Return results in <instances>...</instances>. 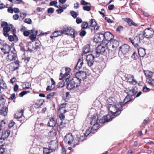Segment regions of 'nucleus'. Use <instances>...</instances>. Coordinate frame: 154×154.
Returning <instances> with one entry per match:
<instances>
[{
    "instance_id": "f8f14e48",
    "label": "nucleus",
    "mask_w": 154,
    "mask_h": 154,
    "mask_svg": "<svg viewBox=\"0 0 154 154\" xmlns=\"http://www.w3.org/2000/svg\"><path fill=\"white\" fill-rule=\"evenodd\" d=\"M58 146V143L57 141L55 140L50 142L49 147L54 152L57 148Z\"/></svg>"
},
{
    "instance_id": "f03ea898",
    "label": "nucleus",
    "mask_w": 154,
    "mask_h": 154,
    "mask_svg": "<svg viewBox=\"0 0 154 154\" xmlns=\"http://www.w3.org/2000/svg\"><path fill=\"white\" fill-rule=\"evenodd\" d=\"M1 27L3 28V34L6 37H8L9 36V34L8 33L12 30V33L14 35L16 38L17 37L15 34L16 33V29L14 28V27L12 24L9 25L6 22H3L1 24Z\"/></svg>"
},
{
    "instance_id": "9d476101",
    "label": "nucleus",
    "mask_w": 154,
    "mask_h": 154,
    "mask_svg": "<svg viewBox=\"0 0 154 154\" xmlns=\"http://www.w3.org/2000/svg\"><path fill=\"white\" fill-rule=\"evenodd\" d=\"M8 58L10 61H14V63L16 64H19V61L16 60L17 58V54L15 53H14L12 51L11 54L8 55Z\"/></svg>"
},
{
    "instance_id": "6ab92c4d",
    "label": "nucleus",
    "mask_w": 154,
    "mask_h": 154,
    "mask_svg": "<svg viewBox=\"0 0 154 154\" xmlns=\"http://www.w3.org/2000/svg\"><path fill=\"white\" fill-rule=\"evenodd\" d=\"M141 35H139V37L136 36L134 38V45L136 47H137L138 46V44L140 43V40H142L143 38V36H142V37H140Z\"/></svg>"
},
{
    "instance_id": "4c0bfd02",
    "label": "nucleus",
    "mask_w": 154,
    "mask_h": 154,
    "mask_svg": "<svg viewBox=\"0 0 154 154\" xmlns=\"http://www.w3.org/2000/svg\"><path fill=\"white\" fill-rule=\"evenodd\" d=\"M86 137L85 136V135L84 136H81L79 138H76L75 139V140L76 141H78V142L75 145H77L78 144V143L79 142H82L83 140H84L85 139V137Z\"/></svg>"
},
{
    "instance_id": "69168bd1",
    "label": "nucleus",
    "mask_w": 154,
    "mask_h": 154,
    "mask_svg": "<svg viewBox=\"0 0 154 154\" xmlns=\"http://www.w3.org/2000/svg\"><path fill=\"white\" fill-rule=\"evenodd\" d=\"M86 34V32L85 31L83 30H82L80 32V35L82 36H85Z\"/></svg>"
},
{
    "instance_id": "412c9836",
    "label": "nucleus",
    "mask_w": 154,
    "mask_h": 154,
    "mask_svg": "<svg viewBox=\"0 0 154 154\" xmlns=\"http://www.w3.org/2000/svg\"><path fill=\"white\" fill-rule=\"evenodd\" d=\"M1 109L0 110V115L5 116L7 114L8 108L6 106L2 105Z\"/></svg>"
},
{
    "instance_id": "680f3d73",
    "label": "nucleus",
    "mask_w": 154,
    "mask_h": 154,
    "mask_svg": "<svg viewBox=\"0 0 154 154\" xmlns=\"http://www.w3.org/2000/svg\"><path fill=\"white\" fill-rule=\"evenodd\" d=\"M54 11V9L53 8H50L48 9V12L49 14H52Z\"/></svg>"
},
{
    "instance_id": "774afa93",
    "label": "nucleus",
    "mask_w": 154,
    "mask_h": 154,
    "mask_svg": "<svg viewBox=\"0 0 154 154\" xmlns=\"http://www.w3.org/2000/svg\"><path fill=\"white\" fill-rule=\"evenodd\" d=\"M66 152L64 146L62 147L61 153L62 154H66Z\"/></svg>"
},
{
    "instance_id": "f3484780",
    "label": "nucleus",
    "mask_w": 154,
    "mask_h": 154,
    "mask_svg": "<svg viewBox=\"0 0 154 154\" xmlns=\"http://www.w3.org/2000/svg\"><path fill=\"white\" fill-rule=\"evenodd\" d=\"M109 42L112 46V48L114 49H116L119 46V41L116 39H114V38L111 40Z\"/></svg>"
},
{
    "instance_id": "a878e982",
    "label": "nucleus",
    "mask_w": 154,
    "mask_h": 154,
    "mask_svg": "<svg viewBox=\"0 0 154 154\" xmlns=\"http://www.w3.org/2000/svg\"><path fill=\"white\" fill-rule=\"evenodd\" d=\"M62 32L60 31H56L52 33V35L50 36V38L53 39L54 38L57 37L62 35Z\"/></svg>"
},
{
    "instance_id": "20e7f679",
    "label": "nucleus",
    "mask_w": 154,
    "mask_h": 154,
    "mask_svg": "<svg viewBox=\"0 0 154 154\" xmlns=\"http://www.w3.org/2000/svg\"><path fill=\"white\" fill-rule=\"evenodd\" d=\"M136 89V88L134 87L131 89H126L125 90V92L128 94V95L124 100V103H125V104L130 101L131 100L130 99L129 100L128 99V97L134 96L136 94L137 92Z\"/></svg>"
},
{
    "instance_id": "603ef678",
    "label": "nucleus",
    "mask_w": 154,
    "mask_h": 154,
    "mask_svg": "<svg viewBox=\"0 0 154 154\" xmlns=\"http://www.w3.org/2000/svg\"><path fill=\"white\" fill-rule=\"evenodd\" d=\"M150 90L149 88H147L146 85L144 86L143 88V91L144 92H149Z\"/></svg>"
},
{
    "instance_id": "aec40b11",
    "label": "nucleus",
    "mask_w": 154,
    "mask_h": 154,
    "mask_svg": "<svg viewBox=\"0 0 154 154\" xmlns=\"http://www.w3.org/2000/svg\"><path fill=\"white\" fill-rule=\"evenodd\" d=\"M89 24L90 26L94 27L95 30H97L99 28L95 20H91Z\"/></svg>"
},
{
    "instance_id": "bb28decb",
    "label": "nucleus",
    "mask_w": 154,
    "mask_h": 154,
    "mask_svg": "<svg viewBox=\"0 0 154 154\" xmlns=\"http://www.w3.org/2000/svg\"><path fill=\"white\" fill-rule=\"evenodd\" d=\"M51 86L48 85L46 88V91H51L55 87V82L52 78L51 79Z\"/></svg>"
},
{
    "instance_id": "1a4fd4ad",
    "label": "nucleus",
    "mask_w": 154,
    "mask_h": 154,
    "mask_svg": "<svg viewBox=\"0 0 154 154\" xmlns=\"http://www.w3.org/2000/svg\"><path fill=\"white\" fill-rule=\"evenodd\" d=\"M87 74L85 72L80 71L77 73L75 74V77L79 82L82 80H84L86 79Z\"/></svg>"
},
{
    "instance_id": "052dcab7",
    "label": "nucleus",
    "mask_w": 154,
    "mask_h": 154,
    "mask_svg": "<svg viewBox=\"0 0 154 154\" xmlns=\"http://www.w3.org/2000/svg\"><path fill=\"white\" fill-rule=\"evenodd\" d=\"M65 73L64 74H69V73L71 71V69L69 67H66L65 69Z\"/></svg>"
},
{
    "instance_id": "7c9ffc66",
    "label": "nucleus",
    "mask_w": 154,
    "mask_h": 154,
    "mask_svg": "<svg viewBox=\"0 0 154 154\" xmlns=\"http://www.w3.org/2000/svg\"><path fill=\"white\" fill-rule=\"evenodd\" d=\"M70 29V27L65 26L61 30V31L62 32V34H64L66 35H68V33L69 32Z\"/></svg>"
},
{
    "instance_id": "5701e85b",
    "label": "nucleus",
    "mask_w": 154,
    "mask_h": 154,
    "mask_svg": "<svg viewBox=\"0 0 154 154\" xmlns=\"http://www.w3.org/2000/svg\"><path fill=\"white\" fill-rule=\"evenodd\" d=\"M83 61V58H80L79 59L77 64L75 66L76 69L79 70L82 68L84 64Z\"/></svg>"
},
{
    "instance_id": "49530a36",
    "label": "nucleus",
    "mask_w": 154,
    "mask_h": 154,
    "mask_svg": "<svg viewBox=\"0 0 154 154\" xmlns=\"http://www.w3.org/2000/svg\"><path fill=\"white\" fill-rule=\"evenodd\" d=\"M147 82L152 87H154V79L152 80L150 79H147Z\"/></svg>"
},
{
    "instance_id": "2eb2a0df",
    "label": "nucleus",
    "mask_w": 154,
    "mask_h": 154,
    "mask_svg": "<svg viewBox=\"0 0 154 154\" xmlns=\"http://www.w3.org/2000/svg\"><path fill=\"white\" fill-rule=\"evenodd\" d=\"M73 140V137L71 134H67L65 137L64 140L66 143H67L69 144L70 145Z\"/></svg>"
},
{
    "instance_id": "0eeeda50",
    "label": "nucleus",
    "mask_w": 154,
    "mask_h": 154,
    "mask_svg": "<svg viewBox=\"0 0 154 154\" xmlns=\"http://www.w3.org/2000/svg\"><path fill=\"white\" fill-rule=\"evenodd\" d=\"M142 35L147 38H151L154 34L153 30L151 28H147L142 32Z\"/></svg>"
},
{
    "instance_id": "13d9d810",
    "label": "nucleus",
    "mask_w": 154,
    "mask_h": 154,
    "mask_svg": "<svg viewBox=\"0 0 154 154\" xmlns=\"http://www.w3.org/2000/svg\"><path fill=\"white\" fill-rule=\"evenodd\" d=\"M8 37V38L9 41L11 42L13 41L14 40L15 38H16L14 35L13 36L12 35H9V36Z\"/></svg>"
},
{
    "instance_id": "72a5a7b5",
    "label": "nucleus",
    "mask_w": 154,
    "mask_h": 154,
    "mask_svg": "<svg viewBox=\"0 0 154 154\" xmlns=\"http://www.w3.org/2000/svg\"><path fill=\"white\" fill-rule=\"evenodd\" d=\"M48 125L50 127H54L56 125V122L53 118L50 119V121L48 122Z\"/></svg>"
},
{
    "instance_id": "bf43d9fd",
    "label": "nucleus",
    "mask_w": 154,
    "mask_h": 154,
    "mask_svg": "<svg viewBox=\"0 0 154 154\" xmlns=\"http://www.w3.org/2000/svg\"><path fill=\"white\" fill-rule=\"evenodd\" d=\"M66 103H64L63 104H61L60 105V110H61V109H63V108H64L66 106Z\"/></svg>"
},
{
    "instance_id": "9b49d317",
    "label": "nucleus",
    "mask_w": 154,
    "mask_h": 154,
    "mask_svg": "<svg viewBox=\"0 0 154 154\" xmlns=\"http://www.w3.org/2000/svg\"><path fill=\"white\" fill-rule=\"evenodd\" d=\"M104 35L105 41H106V42H105L107 43V44L114 37V36L110 32H105L104 34Z\"/></svg>"
},
{
    "instance_id": "c85d7f7f",
    "label": "nucleus",
    "mask_w": 154,
    "mask_h": 154,
    "mask_svg": "<svg viewBox=\"0 0 154 154\" xmlns=\"http://www.w3.org/2000/svg\"><path fill=\"white\" fill-rule=\"evenodd\" d=\"M35 48H33L32 49H30L29 48H28L29 50H35V49H38L40 48L41 47V43L40 42L38 41L37 40L35 42Z\"/></svg>"
},
{
    "instance_id": "ea45409f",
    "label": "nucleus",
    "mask_w": 154,
    "mask_h": 154,
    "mask_svg": "<svg viewBox=\"0 0 154 154\" xmlns=\"http://www.w3.org/2000/svg\"><path fill=\"white\" fill-rule=\"evenodd\" d=\"M53 151L49 148H44L43 149L44 154H49L50 153L53 152Z\"/></svg>"
},
{
    "instance_id": "473e14b6",
    "label": "nucleus",
    "mask_w": 154,
    "mask_h": 154,
    "mask_svg": "<svg viewBox=\"0 0 154 154\" xmlns=\"http://www.w3.org/2000/svg\"><path fill=\"white\" fill-rule=\"evenodd\" d=\"M57 124V129L58 131H60L65 126L66 123L63 122V121H61L59 125Z\"/></svg>"
},
{
    "instance_id": "cd10ccee",
    "label": "nucleus",
    "mask_w": 154,
    "mask_h": 154,
    "mask_svg": "<svg viewBox=\"0 0 154 154\" xmlns=\"http://www.w3.org/2000/svg\"><path fill=\"white\" fill-rule=\"evenodd\" d=\"M138 51L139 55L140 57H143L146 54L145 49L143 48H138Z\"/></svg>"
},
{
    "instance_id": "f704fd0d",
    "label": "nucleus",
    "mask_w": 154,
    "mask_h": 154,
    "mask_svg": "<svg viewBox=\"0 0 154 154\" xmlns=\"http://www.w3.org/2000/svg\"><path fill=\"white\" fill-rule=\"evenodd\" d=\"M7 88V85L5 83L3 79L0 80V88L1 90L6 89Z\"/></svg>"
},
{
    "instance_id": "f257e3e1",
    "label": "nucleus",
    "mask_w": 154,
    "mask_h": 154,
    "mask_svg": "<svg viewBox=\"0 0 154 154\" xmlns=\"http://www.w3.org/2000/svg\"><path fill=\"white\" fill-rule=\"evenodd\" d=\"M124 104L122 102L117 103L115 105L109 104L108 106L109 111L108 114L103 116L100 120V122L104 123L111 121L114 118L113 116H117L120 114Z\"/></svg>"
},
{
    "instance_id": "c756f323",
    "label": "nucleus",
    "mask_w": 154,
    "mask_h": 154,
    "mask_svg": "<svg viewBox=\"0 0 154 154\" xmlns=\"http://www.w3.org/2000/svg\"><path fill=\"white\" fill-rule=\"evenodd\" d=\"M98 120V116H93L91 118V119L90 124L92 125L93 124L98 123L97 121Z\"/></svg>"
},
{
    "instance_id": "de8ad7c7",
    "label": "nucleus",
    "mask_w": 154,
    "mask_h": 154,
    "mask_svg": "<svg viewBox=\"0 0 154 154\" xmlns=\"http://www.w3.org/2000/svg\"><path fill=\"white\" fill-rule=\"evenodd\" d=\"M36 35L34 32L29 36V38L32 41H34L36 39Z\"/></svg>"
},
{
    "instance_id": "4468645a",
    "label": "nucleus",
    "mask_w": 154,
    "mask_h": 154,
    "mask_svg": "<svg viewBox=\"0 0 154 154\" xmlns=\"http://www.w3.org/2000/svg\"><path fill=\"white\" fill-rule=\"evenodd\" d=\"M130 47L127 45H124L120 46L119 48V52L121 51L123 54H125L129 51Z\"/></svg>"
},
{
    "instance_id": "09e8293b",
    "label": "nucleus",
    "mask_w": 154,
    "mask_h": 154,
    "mask_svg": "<svg viewBox=\"0 0 154 154\" xmlns=\"http://www.w3.org/2000/svg\"><path fill=\"white\" fill-rule=\"evenodd\" d=\"M34 32H35V34L36 35L38 36H39L41 35H44V34L42 33V32L41 31H38V30H35L34 29Z\"/></svg>"
},
{
    "instance_id": "8fccbe9b",
    "label": "nucleus",
    "mask_w": 154,
    "mask_h": 154,
    "mask_svg": "<svg viewBox=\"0 0 154 154\" xmlns=\"http://www.w3.org/2000/svg\"><path fill=\"white\" fill-rule=\"evenodd\" d=\"M70 13L72 17L74 18H76V17L78 15L74 11H70Z\"/></svg>"
},
{
    "instance_id": "423d86ee",
    "label": "nucleus",
    "mask_w": 154,
    "mask_h": 154,
    "mask_svg": "<svg viewBox=\"0 0 154 154\" xmlns=\"http://www.w3.org/2000/svg\"><path fill=\"white\" fill-rule=\"evenodd\" d=\"M94 42L96 43L103 42L102 43H106L104 40V34L100 33H97L94 35Z\"/></svg>"
},
{
    "instance_id": "0e129e2a",
    "label": "nucleus",
    "mask_w": 154,
    "mask_h": 154,
    "mask_svg": "<svg viewBox=\"0 0 154 154\" xmlns=\"http://www.w3.org/2000/svg\"><path fill=\"white\" fill-rule=\"evenodd\" d=\"M131 57L134 60L136 59L137 58V54L135 53L134 52L133 54L131 56Z\"/></svg>"
},
{
    "instance_id": "a19ab883",
    "label": "nucleus",
    "mask_w": 154,
    "mask_h": 154,
    "mask_svg": "<svg viewBox=\"0 0 154 154\" xmlns=\"http://www.w3.org/2000/svg\"><path fill=\"white\" fill-rule=\"evenodd\" d=\"M125 21L127 22L130 26H137V24L135 23L132 20H125Z\"/></svg>"
},
{
    "instance_id": "79ce46f5",
    "label": "nucleus",
    "mask_w": 154,
    "mask_h": 154,
    "mask_svg": "<svg viewBox=\"0 0 154 154\" xmlns=\"http://www.w3.org/2000/svg\"><path fill=\"white\" fill-rule=\"evenodd\" d=\"M59 82L57 84V87L59 88H62L65 85V82H63L62 80Z\"/></svg>"
},
{
    "instance_id": "c03bdc74",
    "label": "nucleus",
    "mask_w": 154,
    "mask_h": 154,
    "mask_svg": "<svg viewBox=\"0 0 154 154\" xmlns=\"http://www.w3.org/2000/svg\"><path fill=\"white\" fill-rule=\"evenodd\" d=\"M57 93L56 92H51L48 94L47 96V99L48 100L49 99L52 97L54 96H57Z\"/></svg>"
},
{
    "instance_id": "e2e57ef3",
    "label": "nucleus",
    "mask_w": 154,
    "mask_h": 154,
    "mask_svg": "<svg viewBox=\"0 0 154 154\" xmlns=\"http://www.w3.org/2000/svg\"><path fill=\"white\" fill-rule=\"evenodd\" d=\"M90 133H91V130L90 131L89 129H87L84 134V135L87 137Z\"/></svg>"
},
{
    "instance_id": "c9c22d12",
    "label": "nucleus",
    "mask_w": 154,
    "mask_h": 154,
    "mask_svg": "<svg viewBox=\"0 0 154 154\" xmlns=\"http://www.w3.org/2000/svg\"><path fill=\"white\" fill-rule=\"evenodd\" d=\"M144 72L147 77L150 78L152 77L153 73L149 71H144Z\"/></svg>"
},
{
    "instance_id": "5fc2aeb1",
    "label": "nucleus",
    "mask_w": 154,
    "mask_h": 154,
    "mask_svg": "<svg viewBox=\"0 0 154 154\" xmlns=\"http://www.w3.org/2000/svg\"><path fill=\"white\" fill-rule=\"evenodd\" d=\"M81 4L82 5H90V3L86 2L84 0H81Z\"/></svg>"
},
{
    "instance_id": "4be33fe9",
    "label": "nucleus",
    "mask_w": 154,
    "mask_h": 154,
    "mask_svg": "<svg viewBox=\"0 0 154 154\" xmlns=\"http://www.w3.org/2000/svg\"><path fill=\"white\" fill-rule=\"evenodd\" d=\"M10 133V131L9 130L3 131L2 132V137L5 140L8 138Z\"/></svg>"
},
{
    "instance_id": "7ed1b4c3",
    "label": "nucleus",
    "mask_w": 154,
    "mask_h": 154,
    "mask_svg": "<svg viewBox=\"0 0 154 154\" xmlns=\"http://www.w3.org/2000/svg\"><path fill=\"white\" fill-rule=\"evenodd\" d=\"M107 43H101V44L98 46L96 48V51L93 52L95 54L96 57H99L100 54L102 53H104L107 48Z\"/></svg>"
},
{
    "instance_id": "6e6552de",
    "label": "nucleus",
    "mask_w": 154,
    "mask_h": 154,
    "mask_svg": "<svg viewBox=\"0 0 154 154\" xmlns=\"http://www.w3.org/2000/svg\"><path fill=\"white\" fill-rule=\"evenodd\" d=\"M96 57L95 54L93 52L91 54H89L86 56V59L88 65L91 67L92 66L94 63V59Z\"/></svg>"
},
{
    "instance_id": "58836bf2",
    "label": "nucleus",
    "mask_w": 154,
    "mask_h": 154,
    "mask_svg": "<svg viewBox=\"0 0 154 154\" xmlns=\"http://www.w3.org/2000/svg\"><path fill=\"white\" fill-rule=\"evenodd\" d=\"M34 29H33L32 30L25 31L23 32V34L24 35L26 36H27L31 33H33L34 32Z\"/></svg>"
},
{
    "instance_id": "dca6fc26",
    "label": "nucleus",
    "mask_w": 154,
    "mask_h": 154,
    "mask_svg": "<svg viewBox=\"0 0 154 154\" xmlns=\"http://www.w3.org/2000/svg\"><path fill=\"white\" fill-rule=\"evenodd\" d=\"M126 80L128 82L131 83L133 85H136L137 83V81L134 79V77L133 75H128Z\"/></svg>"
},
{
    "instance_id": "3c124183",
    "label": "nucleus",
    "mask_w": 154,
    "mask_h": 154,
    "mask_svg": "<svg viewBox=\"0 0 154 154\" xmlns=\"http://www.w3.org/2000/svg\"><path fill=\"white\" fill-rule=\"evenodd\" d=\"M5 140L2 138H0V147L3 148L4 146Z\"/></svg>"
},
{
    "instance_id": "37998d69",
    "label": "nucleus",
    "mask_w": 154,
    "mask_h": 154,
    "mask_svg": "<svg viewBox=\"0 0 154 154\" xmlns=\"http://www.w3.org/2000/svg\"><path fill=\"white\" fill-rule=\"evenodd\" d=\"M6 101L5 100L4 97L2 95H0V106L1 105H4L5 104Z\"/></svg>"
},
{
    "instance_id": "a211bd4d",
    "label": "nucleus",
    "mask_w": 154,
    "mask_h": 154,
    "mask_svg": "<svg viewBox=\"0 0 154 154\" xmlns=\"http://www.w3.org/2000/svg\"><path fill=\"white\" fill-rule=\"evenodd\" d=\"M1 49L5 54L8 53L10 54H11V51L10 52L11 50L10 46L7 44H6L3 46V47L1 48Z\"/></svg>"
},
{
    "instance_id": "a18cd8bd",
    "label": "nucleus",
    "mask_w": 154,
    "mask_h": 154,
    "mask_svg": "<svg viewBox=\"0 0 154 154\" xmlns=\"http://www.w3.org/2000/svg\"><path fill=\"white\" fill-rule=\"evenodd\" d=\"M89 25V23H88L86 22H83L81 26L82 29H86L88 26Z\"/></svg>"
},
{
    "instance_id": "338daca9",
    "label": "nucleus",
    "mask_w": 154,
    "mask_h": 154,
    "mask_svg": "<svg viewBox=\"0 0 154 154\" xmlns=\"http://www.w3.org/2000/svg\"><path fill=\"white\" fill-rule=\"evenodd\" d=\"M57 4V2L55 1H53L51 2L50 3V5L51 6H53L54 5H56Z\"/></svg>"
},
{
    "instance_id": "b1692460",
    "label": "nucleus",
    "mask_w": 154,
    "mask_h": 154,
    "mask_svg": "<svg viewBox=\"0 0 154 154\" xmlns=\"http://www.w3.org/2000/svg\"><path fill=\"white\" fill-rule=\"evenodd\" d=\"M77 35V32L70 27V29L68 33V35L70 36L72 38H75Z\"/></svg>"
},
{
    "instance_id": "393cba45",
    "label": "nucleus",
    "mask_w": 154,
    "mask_h": 154,
    "mask_svg": "<svg viewBox=\"0 0 154 154\" xmlns=\"http://www.w3.org/2000/svg\"><path fill=\"white\" fill-rule=\"evenodd\" d=\"M92 125L93 126L91 128V132L93 134L97 131V130L99 128L100 125L98 123L93 124Z\"/></svg>"
},
{
    "instance_id": "864d4df0",
    "label": "nucleus",
    "mask_w": 154,
    "mask_h": 154,
    "mask_svg": "<svg viewBox=\"0 0 154 154\" xmlns=\"http://www.w3.org/2000/svg\"><path fill=\"white\" fill-rule=\"evenodd\" d=\"M124 27L121 26H120L117 28L116 31L118 32H120L122 31Z\"/></svg>"
},
{
    "instance_id": "6e6d98bb",
    "label": "nucleus",
    "mask_w": 154,
    "mask_h": 154,
    "mask_svg": "<svg viewBox=\"0 0 154 154\" xmlns=\"http://www.w3.org/2000/svg\"><path fill=\"white\" fill-rule=\"evenodd\" d=\"M59 117L61 121H63L65 120V116L62 113H61L59 115Z\"/></svg>"
},
{
    "instance_id": "e433bc0d",
    "label": "nucleus",
    "mask_w": 154,
    "mask_h": 154,
    "mask_svg": "<svg viewBox=\"0 0 154 154\" xmlns=\"http://www.w3.org/2000/svg\"><path fill=\"white\" fill-rule=\"evenodd\" d=\"M90 46L89 45H87L85 46L83 48V52L84 54H87L90 51Z\"/></svg>"
},
{
    "instance_id": "39448f33",
    "label": "nucleus",
    "mask_w": 154,
    "mask_h": 154,
    "mask_svg": "<svg viewBox=\"0 0 154 154\" xmlns=\"http://www.w3.org/2000/svg\"><path fill=\"white\" fill-rule=\"evenodd\" d=\"M81 83V82L77 79L76 78H73L67 84V88L68 90H71L76 86L77 87Z\"/></svg>"
},
{
    "instance_id": "4d7b16f0",
    "label": "nucleus",
    "mask_w": 154,
    "mask_h": 154,
    "mask_svg": "<svg viewBox=\"0 0 154 154\" xmlns=\"http://www.w3.org/2000/svg\"><path fill=\"white\" fill-rule=\"evenodd\" d=\"M83 8L84 10L87 11H89L91 9V8L90 6H84Z\"/></svg>"
},
{
    "instance_id": "2f4dec72",
    "label": "nucleus",
    "mask_w": 154,
    "mask_h": 154,
    "mask_svg": "<svg viewBox=\"0 0 154 154\" xmlns=\"http://www.w3.org/2000/svg\"><path fill=\"white\" fill-rule=\"evenodd\" d=\"M23 110H21L20 112H17L14 115V118L16 119L21 118L23 115Z\"/></svg>"
},
{
    "instance_id": "ddd939ff",
    "label": "nucleus",
    "mask_w": 154,
    "mask_h": 154,
    "mask_svg": "<svg viewBox=\"0 0 154 154\" xmlns=\"http://www.w3.org/2000/svg\"><path fill=\"white\" fill-rule=\"evenodd\" d=\"M63 74L62 72H61L60 74V77L59 79L60 80H62L63 82H65V83L66 82V84L67 85V82L69 80V78L70 77L69 74Z\"/></svg>"
}]
</instances>
